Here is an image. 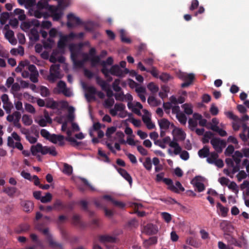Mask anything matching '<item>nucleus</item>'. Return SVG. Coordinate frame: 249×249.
<instances>
[{"mask_svg":"<svg viewBox=\"0 0 249 249\" xmlns=\"http://www.w3.org/2000/svg\"><path fill=\"white\" fill-rule=\"evenodd\" d=\"M36 5L38 10H41L43 9L48 10L51 13V16L54 21H58L61 19V13H55L54 6L49 5L48 1L40 0Z\"/></svg>","mask_w":249,"mask_h":249,"instance_id":"nucleus-1","label":"nucleus"},{"mask_svg":"<svg viewBox=\"0 0 249 249\" xmlns=\"http://www.w3.org/2000/svg\"><path fill=\"white\" fill-rule=\"evenodd\" d=\"M60 64H53L50 69V73L48 77L50 81L54 82L57 79H60Z\"/></svg>","mask_w":249,"mask_h":249,"instance_id":"nucleus-2","label":"nucleus"},{"mask_svg":"<svg viewBox=\"0 0 249 249\" xmlns=\"http://www.w3.org/2000/svg\"><path fill=\"white\" fill-rule=\"evenodd\" d=\"M162 142L164 144H168L169 146L174 148L173 153L176 155H178L181 151V147L179 143L177 142V140L171 141L169 136L164 137L162 140Z\"/></svg>","mask_w":249,"mask_h":249,"instance_id":"nucleus-3","label":"nucleus"},{"mask_svg":"<svg viewBox=\"0 0 249 249\" xmlns=\"http://www.w3.org/2000/svg\"><path fill=\"white\" fill-rule=\"evenodd\" d=\"M42 233L46 236V238L49 243L51 247L54 249H63L61 244L57 243L53 240L52 235L49 232V229L45 228L42 230Z\"/></svg>","mask_w":249,"mask_h":249,"instance_id":"nucleus-4","label":"nucleus"},{"mask_svg":"<svg viewBox=\"0 0 249 249\" xmlns=\"http://www.w3.org/2000/svg\"><path fill=\"white\" fill-rule=\"evenodd\" d=\"M211 143L217 153H220L223 150V148L226 146L225 141L221 140L218 138H213L211 140Z\"/></svg>","mask_w":249,"mask_h":249,"instance_id":"nucleus-5","label":"nucleus"},{"mask_svg":"<svg viewBox=\"0 0 249 249\" xmlns=\"http://www.w3.org/2000/svg\"><path fill=\"white\" fill-rule=\"evenodd\" d=\"M49 147L47 146H43L40 143H37L35 145L31 147V152L33 156H36L38 152L41 153L42 155L48 154Z\"/></svg>","mask_w":249,"mask_h":249,"instance_id":"nucleus-6","label":"nucleus"},{"mask_svg":"<svg viewBox=\"0 0 249 249\" xmlns=\"http://www.w3.org/2000/svg\"><path fill=\"white\" fill-rule=\"evenodd\" d=\"M21 113L18 111H15L11 115H8L7 116L6 120L9 122H13L15 126L18 128H20L21 125L19 123V121L21 118Z\"/></svg>","mask_w":249,"mask_h":249,"instance_id":"nucleus-7","label":"nucleus"},{"mask_svg":"<svg viewBox=\"0 0 249 249\" xmlns=\"http://www.w3.org/2000/svg\"><path fill=\"white\" fill-rule=\"evenodd\" d=\"M33 26L35 27H39L40 26L39 21L36 19H33L31 20L23 21L21 23L20 27L22 30L26 32Z\"/></svg>","mask_w":249,"mask_h":249,"instance_id":"nucleus-8","label":"nucleus"},{"mask_svg":"<svg viewBox=\"0 0 249 249\" xmlns=\"http://www.w3.org/2000/svg\"><path fill=\"white\" fill-rule=\"evenodd\" d=\"M71 2V0H59L58 5L54 6L55 8V13H61V17L63 15V10L68 7Z\"/></svg>","mask_w":249,"mask_h":249,"instance_id":"nucleus-9","label":"nucleus"},{"mask_svg":"<svg viewBox=\"0 0 249 249\" xmlns=\"http://www.w3.org/2000/svg\"><path fill=\"white\" fill-rule=\"evenodd\" d=\"M68 22L67 26L69 28H71L73 27L72 22H75L77 25L82 24L83 22L78 17H75L73 14L70 13L67 15Z\"/></svg>","mask_w":249,"mask_h":249,"instance_id":"nucleus-10","label":"nucleus"},{"mask_svg":"<svg viewBox=\"0 0 249 249\" xmlns=\"http://www.w3.org/2000/svg\"><path fill=\"white\" fill-rule=\"evenodd\" d=\"M181 77L185 82L181 84V87L184 88L189 86L193 83L195 79V75L193 73H183L181 74Z\"/></svg>","mask_w":249,"mask_h":249,"instance_id":"nucleus-11","label":"nucleus"},{"mask_svg":"<svg viewBox=\"0 0 249 249\" xmlns=\"http://www.w3.org/2000/svg\"><path fill=\"white\" fill-rule=\"evenodd\" d=\"M64 139V136L63 135L53 134L49 141L54 144L58 143L59 146H63L65 145Z\"/></svg>","mask_w":249,"mask_h":249,"instance_id":"nucleus-12","label":"nucleus"},{"mask_svg":"<svg viewBox=\"0 0 249 249\" xmlns=\"http://www.w3.org/2000/svg\"><path fill=\"white\" fill-rule=\"evenodd\" d=\"M158 231V227L153 224H147L143 228V232L148 235L156 234Z\"/></svg>","mask_w":249,"mask_h":249,"instance_id":"nucleus-13","label":"nucleus"},{"mask_svg":"<svg viewBox=\"0 0 249 249\" xmlns=\"http://www.w3.org/2000/svg\"><path fill=\"white\" fill-rule=\"evenodd\" d=\"M88 93L85 94V97L88 102L91 100H95L94 95L96 94V89L93 86H88L84 87Z\"/></svg>","mask_w":249,"mask_h":249,"instance_id":"nucleus-14","label":"nucleus"},{"mask_svg":"<svg viewBox=\"0 0 249 249\" xmlns=\"http://www.w3.org/2000/svg\"><path fill=\"white\" fill-rule=\"evenodd\" d=\"M72 224L81 229H84L86 226V224L81 221L80 216L76 214L72 217Z\"/></svg>","mask_w":249,"mask_h":249,"instance_id":"nucleus-15","label":"nucleus"},{"mask_svg":"<svg viewBox=\"0 0 249 249\" xmlns=\"http://www.w3.org/2000/svg\"><path fill=\"white\" fill-rule=\"evenodd\" d=\"M109 71L110 73L112 75L118 77H122L124 74V71L118 65H114L112 66L110 69Z\"/></svg>","mask_w":249,"mask_h":249,"instance_id":"nucleus-16","label":"nucleus"},{"mask_svg":"<svg viewBox=\"0 0 249 249\" xmlns=\"http://www.w3.org/2000/svg\"><path fill=\"white\" fill-rule=\"evenodd\" d=\"M69 50L71 52V58L72 61L77 59L79 53V50L78 49L76 44H71L69 46Z\"/></svg>","mask_w":249,"mask_h":249,"instance_id":"nucleus-17","label":"nucleus"},{"mask_svg":"<svg viewBox=\"0 0 249 249\" xmlns=\"http://www.w3.org/2000/svg\"><path fill=\"white\" fill-rule=\"evenodd\" d=\"M243 132L240 134V137L243 141L246 142L249 139V126H248L246 124H242Z\"/></svg>","mask_w":249,"mask_h":249,"instance_id":"nucleus-18","label":"nucleus"},{"mask_svg":"<svg viewBox=\"0 0 249 249\" xmlns=\"http://www.w3.org/2000/svg\"><path fill=\"white\" fill-rule=\"evenodd\" d=\"M53 207L54 210L61 211L66 209V205L59 199H57L53 203Z\"/></svg>","mask_w":249,"mask_h":249,"instance_id":"nucleus-19","label":"nucleus"},{"mask_svg":"<svg viewBox=\"0 0 249 249\" xmlns=\"http://www.w3.org/2000/svg\"><path fill=\"white\" fill-rule=\"evenodd\" d=\"M163 181L166 185L169 186L168 189L169 190L173 192L178 193V188L173 184V182L171 179L168 178H164L163 179Z\"/></svg>","mask_w":249,"mask_h":249,"instance_id":"nucleus-20","label":"nucleus"},{"mask_svg":"<svg viewBox=\"0 0 249 249\" xmlns=\"http://www.w3.org/2000/svg\"><path fill=\"white\" fill-rule=\"evenodd\" d=\"M118 172L120 174V175L125 179L131 185L132 182V179L130 175L128 174V173L125 170L122 168H119L118 170Z\"/></svg>","mask_w":249,"mask_h":249,"instance_id":"nucleus-21","label":"nucleus"},{"mask_svg":"<svg viewBox=\"0 0 249 249\" xmlns=\"http://www.w3.org/2000/svg\"><path fill=\"white\" fill-rule=\"evenodd\" d=\"M17 191V188L15 187H4L3 189V192L10 197H13Z\"/></svg>","mask_w":249,"mask_h":249,"instance_id":"nucleus-22","label":"nucleus"},{"mask_svg":"<svg viewBox=\"0 0 249 249\" xmlns=\"http://www.w3.org/2000/svg\"><path fill=\"white\" fill-rule=\"evenodd\" d=\"M158 124L160 129L167 130L169 128L170 122L166 119L162 118L158 121Z\"/></svg>","mask_w":249,"mask_h":249,"instance_id":"nucleus-23","label":"nucleus"},{"mask_svg":"<svg viewBox=\"0 0 249 249\" xmlns=\"http://www.w3.org/2000/svg\"><path fill=\"white\" fill-rule=\"evenodd\" d=\"M68 41V36H60L57 43V47L60 49L65 48L66 43Z\"/></svg>","mask_w":249,"mask_h":249,"instance_id":"nucleus-24","label":"nucleus"},{"mask_svg":"<svg viewBox=\"0 0 249 249\" xmlns=\"http://www.w3.org/2000/svg\"><path fill=\"white\" fill-rule=\"evenodd\" d=\"M39 34L36 29L34 28L30 30L29 38L31 40L37 41L39 39Z\"/></svg>","mask_w":249,"mask_h":249,"instance_id":"nucleus-25","label":"nucleus"},{"mask_svg":"<svg viewBox=\"0 0 249 249\" xmlns=\"http://www.w3.org/2000/svg\"><path fill=\"white\" fill-rule=\"evenodd\" d=\"M198 155L200 158H206L210 155V150L208 146H204L203 148L200 149L198 152Z\"/></svg>","mask_w":249,"mask_h":249,"instance_id":"nucleus-26","label":"nucleus"},{"mask_svg":"<svg viewBox=\"0 0 249 249\" xmlns=\"http://www.w3.org/2000/svg\"><path fill=\"white\" fill-rule=\"evenodd\" d=\"M99 240L101 242L114 243L116 241V238L114 236L108 235H101L99 237Z\"/></svg>","mask_w":249,"mask_h":249,"instance_id":"nucleus-27","label":"nucleus"},{"mask_svg":"<svg viewBox=\"0 0 249 249\" xmlns=\"http://www.w3.org/2000/svg\"><path fill=\"white\" fill-rule=\"evenodd\" d=\"M21 205L23 207V210L25 212H30L33 209L34 204L31 201H24L22 202Z\"/></svg>","mask_w":249,"mask_h":249,"instance_id":"nucleus-28","label":"nucleus"},{"mask_svg":"<svg viewBox=\"0 0 249 249\" xmlns=\"http://www.w3.org/2000/svg\"><path fill=\"white\" fill-rule=\"evenodd\" d=\"M13 14L14 15H18V19L21 21L24 20L26 18L24 11L22 9L17 8L14 10Z\"/></svg>","mask_w":249,"mask_h":249,"instance_id":"nucleus-29","label":"nucleus"},{"mask_svg":"<svg viewBox=\"0 0 249 249\" xmlns=\"http://www.w3.org/2000/svg\"><path fill=\"white\" fill-rule=\"evenodd\" d=\"M46 107L55 109L57 107V104L52 98H48L46 100Z\"/></svg>","mask_w":249,"mask_h":249,"instance_id":"nucleus-30","label":"nucleus"},{"mask_svg":"<svg viewBox=\"0 0 249 249\" xmlns=\"http://www.w3.org/2000/svg\"><path fill=\"white\" fill-rule=\"evenodd\" d=\"M95 79L96 83L101 87L102 90L105 89L107 87H108L109 85L108 84L107 82L103 80L100 77L96 76Z\"/></svg>","mask_w":249,"mask_h":249,"instance_id":"nucleus-31","label":"nucleus"},{"mask_svg":"<svg viewBox=\"0 0 249 249\" xmlns=\"http://www.w3.org/2000/svg\"><path fill=\"white\" fill-rule=\"evenodd\" d=\"M177 118L179 122L182 124H185L187 122V117L183 113H178L176 115Z\"/></svg>","mask_w":249,"mask_h":249,"instance_id":"nucleus-32","label":"nucleus"},{"mask_svg":"<svg viewBox=\"0 0 249 249\" xmlns=\"http://www.w3.org/2000/svg\"><path fill=\"white\" fill-rule=\"evenodd\" d=\"M210 157L207 159V161L209 163L213 164L215 160L218 158V155L215 152L210 153Z\"/></svg>","mask_w":249,"mask_h":249,"instance_id":"nucleus-33","label":"nucleus"},{"mask_svg":"<svg viewBox=\"0 0 249 249\" xmlns=\"http://www.w3.org/2000/svg\"><path fill=\"white\" fill-rule=\"evenodd\" d=\"M157 243V238L156 236H153L150 237L147 240H145L143 242L144 246H151L154 244H156Z\"/></svg>","mask_w":249,"mask_h":249,"instance_id":"nucleus-34","label":"nucleus"},{"mask_svg":"<svg viewBox=\"0 0 249 249\" xmlns=\"http://www.w3.org/2000/svg\"><path fill=\"white\" fill-rule=\"evenodd\" d=\"M116 138L117 139L118 141L120 144H125V141L124 140V133L121 131H117L116 133Z\"/></svg>","mask_w":249,"mask_h":249,"instance_id":"nucleus-35","label":"nucleus"},{"mask_svg":"<svg viewBox=\"0 0 249 249\" xmlns=\"http://www.w3.org/2000/svg\"><path fill=\"white\" fill-rule=\"evenodd\" d=\"M22 121L24 125L29 126L33 123L32 118L28 115L24 114L22 116Z\"/></svg>","mask_w":249,"mask_h":249,"instance_id":"nucleus-36","label":"nucleus"},{"mask_svg":"<svg viewBox=\"0 0 249 249\" xmlns=\"http://www.w3.org/2000/svg\"><path fill=\"white\" fill-rule=\"evenodd\" d=\"M66 140L68 142H71V144L72 146L77 147L81 145L82 143L81 142H78L73 137L66 138Z\"/></svg>","mask_w":249,"mask_h":249,"instance_id":"nucleus-37","label":"nucleus"},{"mask_svg":"<svg viewBox=\"0 0 249 249\" xmlns=\"http://www.w3.org/2000/svg\"><path fill=\"white\" fill-rule=\"evenodd\" d=\"M120 83V80L116 79L112 83V88L116 92H120L122 91V88L119 86Z\"/></svg>","mask_w":249,"mask_h":249,"instance_id":"nucleus-38","label":"nucleus"},{"mask_svg":"<svg viewBox=\"0 0 249 249\" xmlns=\"http://www.w3.org/2000/svg\"><path fill=\"white\" fill-rule=\"evenodd\" d=\"M220 227L224 231H226L228 227H231L232 229L233 228V226L231 224V223L226 220H223L221 222L220 224Z\"/></svg>","mask_w":249,"mask_h":249,"instance_id":"nucleus-39","label":"nucleus"},{"mask_svg":"<svg viewBox=\"0 0 249 249\" xmlns=\"http://www.w3.org/2000/svg\"><path fill=\"white\" fill-rule=\"evenodd\" d=\"M34 15L36 18H40L43 17L46 18L48 17L47 12H42L41 10L38 9L35 10Z\"/></svg>","mask_w":249,"mask_h":249,"instance_id":"nucleus-40","label":"nucleus"},{"mask_svg":"<svg viewBox=\"0 0 249 249\" xmlns=\"http://www.w3.org/2000/svg\"><path fill=\"white\" fill-rule=\"evenodd\" d=\"M63 173L67 175H71L72 173V167L71 165L65 163L64 164Z\"/></svg>","mask_w":249,"mask_h":249,"instance_id":"nucleus-41","label":"nucleus"},{"mask_svg":"<svg viewBox=\"0 0 249 249\" xmlns=\"http://www.w3.org/2000/svg\"><path fill=\"white\" fill-rule=\"evenodd\" d=\"M9 18V14L8 12H3L0 15V23L2 25L6 23L7 20Z\"/></svg>","mask_w":249,"mask_h":249,"instance_id":"nucleus-42","label":"nucleus"},{"mask_svg":"<svg viewBox=\"0 0 249 249\" xmlns=\"http://www.w3.org/2000/svg\"><path fill=\"white\" fill-rule=\"evenodd\" d=\"M147 88L153 93H156L159 90L158 86L153 82H151L148 84Z\"/></svg>","mask_w":249,"mask_h":249,"instance_id":"nucleus-43","label":"nucleus"},{"mask_svg":"<svg viewBox=\"0 0 249 249\" xmlns=\"http://www.w3.org/2000/svg\"><path fill=\"white\" fill-rule=\"evenodd\" d=\"M193 181H195L194 185L197 188L198 192H201L205 190V187L203 183L199 182L197 180L195 181V179H194Z\"/></svg>","mask_w":249,"mask_h":249,"instance_id":"nucleus-44","label":"nucleus"},{"mask_svg":"<svg viewBox=\"0 0 249 249\" xmlns=\"http://www.w3.org/2000/svg\"><path fill=\"white\" fill-rule=\"evenodd\" d=\"M84 29L88 32H93L94 30V25L93 22L89 21L84 24Z\"/></svg>","mask_w":249,"mask_h":249,"instance_id":"nucleus-45","label":"nucleus"},{"mask_svg":"<svg viewBox=\"0 0 249 249\" xmlns=\"http://www.w3.org/2000/svg\"><path fill=\"white\" fill-rule=\"evenodd\" d=\"M3 108L5 109L6 113L11 115V109L13 108V104L10 102L3 104Z\"/></svg>","mask_w":249,"mask_h":249,"instance_id":"nucleus-46","label":"nucleus"},{"mask_svg":"<svg viewBox=\"0 0 249 249\" xmlns=\"http://www.w3.org/2000/svg\"><path fill=\"white\" fill-rule=\"evenodd\" d=\"M52 199V195L50 193H47L44 196H41V202L44 203L49 202Z\"/></svg>","mask_w":249,"mask_h":249,"instance_id":"nucleus-47","label":"nucleus"},{"mask_svg":"<svg viewBox=\"0 0 249 249\" xmlns=\"http://www.w3.org/2000/svg\"><path fill=\"white\" fill-rule=\"evenodd\" d=\"M40 94L43 97H47L50 95L49 90L45 86H41L40 88Z\"/></svg>","mask_w":249,"mask_h":249,"instance_id":"nucleus-48","label":"nucleus"},{"mask_svg":"<svg viewBox=\"0 0 249 249\" xmlns=\"http://www.w3.org/2000/svg\"><path fill=\"white\" fill-rule=\"evenodd\" d=\"M144 167L148 171L151 170L152 168V163L151 159L149 157H147L145 159V161L143 163Z\"/></svg>","mask_w":249,"mask_h":249,"instance_id":"nucleus-49","label":"nucleus"},{"mask_svg":"<svg viewBox=\"0 0 249 249\" xmlns=\"http://www.w3.org/2000/svg\"><path fill=\"white\" fill-rule=\"evenodd\" d=\"M148 103L152 106L156 107L158 106V101L154 96H149L147 99Z\"/></svg>","mask_w":249,"mask_h":249,"instance_id":"nucleus-50","label":"nucleus"},{"mask_svg":"<svg viewBox=\"0 0 249 249\" xmlns=\"http://www.w3.org/2000/svg\"><path fill=\"white\" fill-rule=\"evenodd\" d=\"M120 37L121 41L123 42L130 43L131 42L130 39L127 38L125 36V32L124 30H121L120 31Z\"/></svg>","mask_w":249,"mask_h":249,"instance_id":"nucleus-51","label":"nucleus"},{"mask_svg":"<svg viewBox=\"0 0 249 249\" xmlns=\"http://www.w3.org/2000/svg\"><path fill=\"white\" fill-rule=\"evenodd\" d=\"M116 130V127L115 126H111L108 127L106 132V136L108 139L111 138V135L113 134Z\"/></svg>","mask_w":249,"mask_h":249,"instance_id":"nucleus-52","label":"nucleus"},{"mask_svg":"<svg viewBox=\"0 0 249 249\" xmlns=\"http://www.w3.org/2000/svg\"><path fill=\"white\" fill-rule=\"evenodd\" d=\"M177 136L180 137L181 140H184L185 139L186 134L181 128H176L175 129Z\"/></svg>","mask_w":249,"mask_h":249,"instance_id":"nucleus-53","label":"nucleus"},{"mask_svg":"<svg viewBox=\"0 0 249 249\" xmlns=\"http://www.w3.org/2000/svg\"><path fill=\"white\" fill-rule=\"evenodd\" d=\"M40 135L47 140H49L52 134L45 129H42L40 131Z\"/></svg>","mask_w":249,"mask_h":249,"instance_id":"nucleus-54","label":"nucleus"},{"mask_svg":"<svg viewBox=\"0 0 249 249\" xmlns=\"http://www.w3.org/2000/svg\"><path fill=\"white\" fill-rule=\"evenodd\" d=\"M73 111L74 108L72 107H71L69 108V113L67 116L68 120L69 122H71V123L73 122L74 119V116L73 114Z\"/></svg>","mask_w":249,"mask_h":249,"instance_id":"nucleus-55","label":"nucleus"},{"mask_svg":"<svg viewBox=\"0 0 249 249\" xmlns=\"http://www.w3.org/2000/svg\"><path fill=\"white\" fill-rule=\"evenodd\" d=\"M98 154L99 156L101 157L104 158L105 160L104 161L105 162L109 163L110 162V160L109 158L107 157V156L102 150L101 148H99L98 151Z\"/></svg>","mask_w":249,"mask_h":249,"instance_id":"nucleus-56","label":"nucleus"},{"mask_svg":"<svg viewBox=\"0 0 249 249\" xmlns=\"http://www.w3.org/2000/svg\"><path fill=\"white\" fill-rule=\"evenodd\" d=\"M226 115L229 118L233 120L234 121L238 122L240 121V119L237 116L234 115L231 111L227 112Z\"/></svg>","mask_w":249,"mask_h":249,"instance_id":"nucleus-57","label":"nucleus"},{"mask_svg":"<svg viewBox=\"0 0 249 249\" xmlns=\"http://www.w3.org/2000/svg\"><path fill=\"white\" fill-rule=\"evenodd\" d=\"M161 216L166 222L169 223L171 221V215L169 213L166 212H163L161 213Z\"/></svg>","mask_w":249,"mask_h":249,"instance_id":"nucleus-58","label":"nucleus"},{"mask_svg":"<svg viewBox=\"0 0 249 249\" xmlns=\"http://www.w3.org/2000/svg\"><path fill=\"white\" fill-rule=\"evenodd\" d=\"M114 104V100L113 98H108L105 101V106L106 107L109 108L113 106Z\"/></svg>","mask_w":249,"mask_h":249,"instance_id":"nucleus-59","label":"nucleus"},{"mask_svg":"<svg viewBox=\"0 0 249 249\" xmlns=\"http://www.w3.org/2000/svg\"><path fill=\"white\" fill-rule=\"evenodd\" d=\"M182 107L184 108V112L186 114L188 115H191L193 113V111L191 107H189V106L185 104L182 106Z\"/></svg>","mask_w":249,"mask_h":249,"instance_id":"nucleus-60","label":"nucleus"},{"mask_svg":"<svg viewBox=\"0 0 249 249\" xmlns=\"http://www.w3.org/2000/svg\"><path fill=\"white\" fill-rule=\"evenodd\" d=\"M119 92L118 93H115L114 94L115 99L117 101H123L125 98V95L123 91Z\"/></svg>","mask_w":249,"mask_h":249,"instance_id":"nucleus-61","label":"nucleus"},{"mask_svg":"<svg viewBox=\"0 0 249 249\" xmlns=\"http://www.w3.org/2000/svg\"><path fill=\"white\" fill-rule=\"evenodd\" d=\"M179 154H180V158L184 160H187L189 158V154L187 151L181 150Z\"/></svg>","mask_w":249,"mask_h":249,"instance_id":"nucleus-62","label":"nucleus"},{"mask_svg":"<svg viewBox=\"0 0 249 249\" xmlns=\"http://www.w3.org/2000/svg\"><path fill=\"white\" fill-rule=\"evenodd\" d=\"M234 148L232 145H229L225 150V154L226 156H230L234 152Z\"/></svg>","mask_w":249,"mask_h":249,"instance_id":"nucleus-63","label":"nucleus"},{"mask_svg":"<svg viewBox=\"0 0 249 249\" xmlns=\"http://www.w3.org/2000/svg\"><path fill=\"white\" fill-rule=\"evenodd\" d=\"M38 72L34 73H31L29 76L30 80L33 83H37L38 82Z\"/></svg>","mask_w":249,"mask_h":249,"instance_id":"nucleus-64","label":"nucleus"}]
</instances>
